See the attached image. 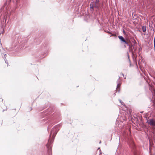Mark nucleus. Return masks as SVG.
<instances>
[{"instance_id": "23", "label": "nucleus", "mask_w": 155, "mask_h": 155, "mask_svg": "<svg viewBox=\"0 0 155 155\" xmlns=\"http://www.w3.org/2000/svg\"><path fill=\"white\" fill-rule=\"evenodd\" d=\"M101 143V141H100V143Z\"/></svg>"}, {"instance_id": "21", "label": "nucleus", "mask_w": 155, "mask_h": 155, "mask_svg": "<svg viewBox=\"0 0 155 155\" xmlns=\"http://www.w3.org/2000/svg\"><path fill=\"white\" fill-rule=\"evenodd\" d=\"M112 36H115V35L114 34H112Z\"/></svg>"}, {"instance_id": "8", "label": "nucleus", "mask_w": 155, "mask_h": 155, "mask_svg": "<svg viewBox=\"0 0 155 155\" xmlns=\"http://www.w3.org/2000/svg\"><path fill=\"white\" fill-rule=\"evenodd\" d=\"M11 0H7L6 2L4 4V6H6L8 4L11 2ZM16 2L17 3H18V0H16Z\"/></svg>"}, {"instance_id": "16", "label": "nucleus", "mask_w": 155, "mask_h": 155, "mask_svg": "<svg viewBox=\"0 0 155 155\" xmlns=\"http://www.w3.org/2000/svg\"><path fill=\"white\" fill-rule=\"evenodd\" d=\"M134 59V61H135L136 62V63L137 64V61H136V59H134V58H133Z\"/></svg>"}, {"instance_id": "10", "label": "nucleus", "mask_w": 155, "mask_h": 155, "mask_svg": "<svg viewBox=\"0 0 155 155\" xmlns=\"http://www.w3.org/2000/svg\"><path fill=\"white\" fill-rule=\"evenodd\" d=\"M4 57H3V58L4 59L5 62L6 63H7V61L6 60V57L5 56H6V54H4Z\"/></svg>"}, {"instance_id": "22", "label": "nucleus", "mask_w": 155, "mask_h": 155, "mask_svg": "<svg viewBox=\"0 0 155 155\" xmlns=\"http://www.w3.org/2000/svg\"><path fill=\"white\" fill-rule=\"evenodd\" d=\"M123 32H124V33H125V31H124V30L123 31Z\"/></svg>"}, {"instance_id": "19", "label": "nucleus", "mask_w": 155, "mask_h": 155, "mask_svg": "<svg viewBox=\"0 0 155 155\" xmlns=\"http://www.w3.org/2000/svg\"><path fill=\"white\" fill-rule=\"evenodd\" d=\"M121 74L122 75H123V76H124V74H123V73H121Z\"/></svg>"}, {"instance_id": "11", "label": "nucleus", "mask_w": 155, "mask_h": 155, "mask_svg": "<svg viewBox=\"0 0 155 155\" xmlns=\"http://www.w3.org/2000/svg\"><path fill=\"white\" fill-rule=\"evenodd\" d=\"M99 4H96L95 3V5H94V7L98 8H99Z\"/></svg>"}, {"instance_id": "17", "label": "nucleus", "mask_w": 155, "mask_h": 155, "mask_svg": "<svg viewBox=\"0 0 155 155\" xmlns=\"http://www.w3.org/2000/svg\"><path fill=\"white\" fill-rule=\"evenodd\" d=\"M138 64H139V65L140 66V69L141 70H142V69H141V67L140 66V63L139 61H138Z\"/></svg>"}, {"instance_id": "3", "label": "nucleus", "mask_w": 155, "mask_h": 155, "mask_svg": "<svg viewBox=\"0 0 155 155\" xmlns=\"http://www.w3.org/2000/svg\"><path fill=\"white\" fill-rule=\"evenodd\" d=\"M130 146L133 149L134 155H141V153L136 149L135 146L132 141L131 142Z\"/></svg>"}, {"instance_id": "1", "label": "nucleus", "mask_w": 155, "mask_h": 155, "mask_svg": "<svg viewBox=\"0 0 155 155\" xmlns=\"http://www.w3.org/2000/svg\"><path fill=\"white\" fill-rule=\"evenodd\" d=\"M60 125H57L53 128L50 134V138L48 140V143L46 145V146L48 149V155H51L52 153L51 148L52 143L54 141L55 137L57 133L60 129Z\"/></svg>"}, {"instance_id": "18", "label": "nucleus", "mask_w": 155, "mask_h": 155, "mask_svg": "<svg viewBox=\"0 0 155 155\" xmlns=\"http://www.w3.org/2000/svg\"><path fill=\"white\" fill-rule=\"evenodd\" d=\"M106 32H107L108 34H112V33L110 32V31H107Z\"/></svg>"}, {"instance_id": "13", "label": "nucleus", "mask_w": 155, "mask_h": 155, "mask_svg": "<svg viewBox=\"0 0 155 155\" xmlns=\"http://www.w3.org/2000/svg\"><path fill=\"white\" fill-rule=\"evenodd\" d=\"M152 140L155 142V136L154 135L153 136H152Z\"/></svg>"}, {"instance_id": "14", "label": "nucleus", "mask_w": 155, "mask_h": 155, "mask_svg": "<svg viewBox=\"0 0 155 155\" xmlns=\"http://www.w3.org/2000/svg\"><path fill=\"white\" fill-rule=\"evenodd\" d=\"M119 101L122 105H124V102L123 101H121L120 99H119Z\"/></svg>"}, {"instance_id": "6", "label": "nucleus", "mask_w": 155, "mask_h": 155, "mask_svg": "<svg viewBox=\"0 0 155 155\" xmlns=\"http://www.w3.org/2000/svg\"><path fill=\"white\" fill-rule=\"evenodd\" d=\"M121 83H117V87L116 90L117 91H119L120 90V87L121 85Z\"/></svg>"}, {"instance_id": "15", "label": "nucleus", "mask_w": 155, "mask_h": 155, "mask_svg": "<svg viewBox=\"0 0 155 155\" xmlns=\"http://www.w3.org/2000/svg\"><path fill=\"white\" fill-rule=\"evenodd\" d=\"M99 0H96L95 4H99Z\"/></svg>"}, {"instance_id": "7", "label": "nucleus", "mask_w": 155, "mask_h": 155, "mask_svg": "<svg viewBox=\"0 0 155 155\" xmlns=\"http://www.w3.org/2000/svg\"><path fill=\"white\" fill-rule=\"evenodd\" d=\"M90 10L91 11L94 10V5L93 2H91L90 5Z\"/></svg>"}, {"instance_id": "12", "label": "nucleus", "mask_w": 155, "mask_h": 155, "mask_svg": "<svg viewBox=\"0 0 155 155\" xmlns=\"http://www.w3.org/2000/svg\"><path fill=\"white\" fill-rule=\"evenodd\" d=\"M120 77H119V78L117 80V83H120V82H121V80L120 79Z\"/></svg>"}, {"instance_id": "9", "label": "nucleus", "mask_w": 155, "mask_h": 155, "mask_svg": "<svg viewBox=\"0 0 155 155\" xmlns=\"http://www.w3.org/2000/svg\"><path fill=\"white\" fill-rule=\"evenodd\" d=\"M146 27H145L144 26H142V30L143 31V32H144L146 31Z\"/></svg>"}, {"instance_id": "4", "label": "nucleus", "mask_w": 155, "mask_h": 155, "mask_svg": "<svg viewBox=\"0 0 155 155\" xmlns=\"http://www.w3.org/2000/svg\"><path fill=\"white\" fill-rule=\"evenodd\" d=\"M149 150L150 155H155V146H151L150 143Z\"/></svg>"}, {"instance_id": "2", "label": "nucleus", "mask_w": 155, "mask_h": 155, "mask_svg": "<svg viewBox=\"0 0 155 155\" xmlns=\"http://www.w3.org/2000/svg\"><path fill=\"white\" fill-rule=\"evenodd\" d=\"M118 38L122 41L124 42L125 44L129 46L130 50H131L133 55H134L133 50V45H131L129 41H126L124 38L121 36H119Z\"/></svg>"}, {"instance_id": "5", "label": "nucleus", "mask_w": 155, "mask_h": 155, "mask_svg": "<svg viewBox=\"0 0 155 155\" xmlns=\"http://www.w3.org/2000/svg\"><path fill=\"white\" fill-rule=\"evenodd\" d=\"M149 124H150L151 126L154 128L155 127V120H150L148 121H147Z\"/></svg>"}, {"instance_id": "20", "label": "nucleus", "mask_w": 155, "mask_h": 155, "mask_svg": "<svg viewBox=\"0 0 155 155\" xmlns=\"http://www.w3.org/2000/svg\"><path fill=\"white\" fill-rule=\"evenodd\" d=\"M155 44V40H154V44Z\"/></svg>"}]
</instances>
